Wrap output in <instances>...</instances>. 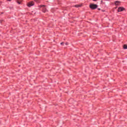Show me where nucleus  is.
<instances>
[{"mask_svg": "<svg viewBox=\"0 0 127 127\" xmlns=\"http://www.w3.org/2000/svg\"><path fill=\"white\" fill-rule=\"evenodd\" d=\"M89 7L91 9H96L98 7V5L96 4L91 3L89 5Z\"/></svg>", "mask_w": 127, "mask_h": 127, "instance_id": "nucleus-1", "label": "nucleus"}, {"mask_svg": "<svg viewBox=\"0 0 127 127\" xmlns=\"http://www.w3.org/2000/svg\"><path fill=\"white\" fill-rule=\"evenodd\" d=\"M32 5H34V2L33 1H31L28 3V6L30 7V6H32Z\"/></svg>", "mask_w": 127, "mask_h": 127, "instance_id": "nucleus-2", "label": "nucleus"}, {"mask_svg": "<svg viewBox=\"0 0 127 127\" xmlns=\"http://www.w3.org/2000/svg\"><path fill=\"white\" fill-rule=\"evenodd\" d=\"M125 10V8L122 7H120L118 8V12H121V11H123Z\"/></svg>", "mask_w": 127, "mask_h": 127, "instance_id": "nucleus-3", "label": "nucleus"}, {"mask_svg": "<svg viewBox=\"0 0 127 127\" xmlns=\"http://www.w3.org/2000/svg\"><path fill=\"white\" fill-rule=\"evenodd\" d=\"M120 3H121V2H120L119 1H115L116 5H119L120 4Z\"/></svg>", "mask_w": 127, "mask_h": 127, "instance_id": "nucleus-4", "label": "nucleus"}, {"mask_svg": "<svg viewBox=\"0 0 127 127\" xmlns=\"http://www.w3.org/2000/svg\"><path fill=\"white\" fill-rule=\"evenodd\" d=\"M43 12H47V10L46 9V8H43Z\"/></svg>", "mask_w": 127, "mask_h": 127, "instance_id": "nucleus-5", "label": "nucleus"}, {"mask_svg": "<svg viewBox=\"0 0 127 127\" xmlns=\"http://www.w3.org/2000/svg\"><path fill=\"white\" fill-rule=\"evenodd\" d=\"M123 48H124V49H127V45H125L123 46Z\"/></svg>", "mask_w": 127, "mask_h": 127, "instance_id": "nucleus-6", "label": "nucleus"}, {"mask_svg": "<svg viewBox=\"0 0 127 127\" xmlns=\"http://www.w3.org/2000/svg\"><path fill=\"white\" fill-rule=\"evenodd\" d=\"M74 6L75 7H80V5H75Z\"/></svg>", "mask_w": 127, "mask_h": 127, "instance_id": "nucleus-7", "label": "nucleus"}, {"mask_svg": "<svg viewBox=\"0 0 127 127\" xmlns=\"http://www.w3.org/2000/svg\"><path fill=\"white\" fill-rule=\"evenodd\" d=\"M65 45H68V43H66L65 44Z\"/></svg>", "mask_w": 127, "mask_h": 127, "instance_id": "nucleus-8", "label": "nucleus"}, {"mask_svg": "<svg viewBox=\"0 0 127 127\" xmlns=\"http://www.w3.org/2000/svg\"><path fill=\"white\" fill-rule=\"evenodd\" d=\"M8 1H10L11 0H7Z\"/></svg>", "mask_w": 127, "mask_h": 127, "instance_id": "nucleus-9", "label": "nucleus"}, {"mask_svg": "<svg viewBox=\"0 0 127 127\" xmlns=\"http://www.w3.org/2000/svg\"><path fill=\"white\" fill-rule=\"evenodd\" d=\"M94 1H97V0H93Z\"/></svg>", "mask_w": 127, "mask_h": 127, "instance_id": "nucleus-10", "label": "nucleus"}, {"mask_svg": "<svg viewBox=\"0 0 127 127\" xmlns=\"http://www.w3.org/2000/svg\"><path fill=\"white\" fill-rule=\"evenodd\" d=\"M63 43H64L63 42L61 43V44L62 45V44H63Z\"/></svg>", "mask_w": 127, "mask_h": 127, "instance_id": "nucleus-11", "label": "nucleus"}, {"mask_svg": "<svg viewBox=\"0 0 127 127\" xmlns=\"http://www.w3.org/2000/svg\"><path fill=\"white\" fill-rule=\"evenodd\" d=\"M19 4H20V3H19Z\"/></svg>", "mask_w": 127, "mask_h": 127, "instance_id": "nucleus-12", "label": "nucleus"}]
</instances>
